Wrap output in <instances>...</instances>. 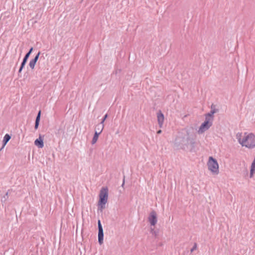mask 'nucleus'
Listing matches in <instances>:
<instances>
[{
	"label": "nucleus",
	"mask_w": 255,
	"mask_h": 255,
	"mask_svg": "<svg viewBox=\"0 0 255 255\" xmlns=\"http://www.w3.org/2000/svg\"><path fill=\"white\" fill-rule=\"evenodd\" d=\"M34 144L39 148H42L44 146L43 138L41 137V135L39 136L38 138L35 140Z\"/></svg>",
	"instance_id": "1a4fd4ad"
},
{
	"label": "nucleus",
	"mask_w": 255,
	"mask_h": 255,
	"mask_svg": "<svg viewBox=\"0 0 255 255\" xmlns=\"http://www.w3.org/2000/svg\"><path fill=\"white\" fill-rule=\"evenodd\" d=\"M40 54V52H39L37 53V54L35 56L34 58L30 60L29 63V66L32 69H33L34 68L35 65L38 59Z\"/></svg>",
	"instance_id": "6e6552de"
},
{
	"label": "nucleus",
	"mask_w": 255,
	"mask_h": 255,
	"mask_svg": "<svg viewBox=\"0 0 255 255\" xmlns=\"http://www.w3.org/2000/svg\"><path fill=\"white\" fill-rule=\"evenodd\" d=\"M255 174V165L252 164L251 167L250 177L252 178Z\"/></svg>",
	"instance_id": "ddd939ff"
},
{
	"label": "nucleus",
	"mask_w": 255,
	"mask_h": 255,
	"mask_svg": "<svg viewBox=\"0 0 255 255\" xmlns=\"http://www.w3.org/2000/svg\"><path fill=\"white\" fill-rule=\"evenodd\" d=\"M33 51V48L31 47L29 51L26 54V55H25L23 59H25V60H27L28 59L30 55L31 54V52H32Z\"/></svg>",
	"instance_id": "2eb2a0df"
},
{
	"label": "nucleus",
	"mask_w": 255,
	"mask_h": 255,
	"mask_svg": "<svg viewBox=\"0 0 255 255\" xmlns=\"http://www.w3.org/2000/svg\"><path fill=\"white\" fill-rule=\"evenodd\" d=\"M10 136L8 134H6L4 137H3V146H2V148L4 147V146L5 145V144L7 143V142L10 140Z\"/></svg>",
	"instance_id": "9b49d317"
},
{
	"label": "nucleus",
	"mask_w": 255,
	"mask_h": 255,
	"mask_svg": "<svg viewBox=\"0 0 255 255\" xmlns=\"http://www.w3.org/2000/svg\"><path fill=\"white\" fill-rule=\"evenodd\" d=\"M40 115H41V111H39L38 114H37V116L36 117V120H35V122H39V121H40Z\"/></svg>",
	"instance_id": "dca6fc26"
},
{
	"label": "nucleus",
	"mask_w": 255,
	"mask_h": 255,
	"mask_svg": "<svg viewBox=\"0 0 255 255\" xmlns=\"http://www.w3.org/2000/svg\"><path fill=\"white\" fill-rule=\"evenodd\" d=\"M236 138L243 146L250 149L255 148V135L252 133H238Z\"/></svg>",
	"instance_id": "f257e3e1"
},
{
	"label": "nucleus",
	"mask_w": 255,
	"mask_h": 255,
	"mask_svg": "<svg viewBox=\"0 0 255 255\" xmlns=\"http://www.w3.org/2000/svg\"><path fill=\"white\" fill-rule=\"evenodd\" d=\"M108 198V189L107 187H102L99 194V200L98 202V209L102 211L105 208Z\"/></svg>",
	"instance_id": "7ed1b4c3"
},
{
	"label": "nucleus",
	"mask_w": 255,
	"mask_h": 255,
	"mask_svg": "<svg viewBox=\"0 0 255 255\" xmlns=\"http://www.w3.org/2000/svg\"><path fill=\"white\" fill-rule=\"evenodd\" d=\"M148 220L151 226L154 227L156 224L157 222V214L155 211H152L148 216ZM150 232L152 234H153L154 232V227L152 228L151 227L150 228Z\"/></svg>",
	"instance_id": "39448f33"
},
{
	"label": "nucleus",
	"mask_w": 255,
	"mask_h": 255,
	"mask_svg": "<svg viewBox=\"0 0 255 255\" xmlns=\"http://www.w3.org/2000/svg\"><path fill=\"white\" fill-rule=\"evenodd\" d=\"M214 111H212L211 113H208L206 115L205 121L200 126L198 133L199 134H202L205 131L207 130L212 125L213 122V114H214Z\"/></svg>",
	"instance_id": "f03ea898"
},
{
	"label": "nucleus",
	"mask_w": 255,
	"mask_h": 255,
	"mask_svg": "<svg viewBox=\"0 0 255 255\" xmlns=\"http://www.w3.org/2000/svg\"><path fill=\"white\" fill-rule=\"evenodd\" d=\"M161 132H162L161 130L159 129L157 131V133L159 134H160L161 133Z\"/></svg>",
	"instance_id": "aec40b11"
},
{
	"label": "nucleus",
	"mask_w": 255,
	"mask_h": 255,
	"mask_svg": "<svg viewBox=\"0 0 255 255\" xmlns=\"http://www.w3.org/2000/svg\"><path fill=\"white\" fill-rule=\"evenodd\" d=\"M98 241L100 245H102L103 243V239H104V233L103 230L102 228V226L100 220L98 221Z\"/></svg>",
	"instance_id": "423d86ee"
},
{
	"label": "nucleus",
	"mask_w": 255,
	"mask_h": 255,
	"mask_svg": "<svg viewBox=\"0 0 255 255\" xmlns=\"http://www.w3.org/2000/svg\"><path fill=\"white\" fill-rule=\"evenodd\" d=\"M104 125L99 124L96 126L95 131L97 130L98 133H99V134H100L102 132V131L104 129Z\"/></svg>",
	"instance_id": "9d476101"
},
{
	"label": "nucleus",
	"mask_w": 255,
	"mask_h": 255,
	"mask_svg": "<svg viewBox=\"0 0 255 255\" xmlns=\"http://www.w3.org/2000/svg\"><path fill=\"white\" fill-rule=\"evenodd\" d=\"M157 118L159 127L161 128L163 125L164 117L160 111L157 113Z\"/></svg>",
	"instance_id": "0eeeda50"
},
{
	"label": "nucleus",
	"mask_w": 255,
	"mask_h": 255,
	"mask_svg": "<svg viewBox=\"0 0 255 255\" xmlns=\"http://www.w3.org/2000/svg\"><path fill=\"white\" fill-rule=\"evenodd\" d=\"M108 117V115L107 114H106L105 115V116L104 117L103 119H102V121H101V123H100L102 125H104L103 123L104 122H105V121L106 120V119Z\"/></svg>",
	"instance_id": "f3484780"
},
{
	"label": "nucleus",
	"mask_w": 255,
	"mask_h": 255,
	"mask_svg": "<svg viewBox=\"0 0 255 255\" xmlns=\"http://www.w3.org/2000/svg\"><path fill=\"white\" fill-rule=\"evenodd\" d=\"M27 60H25L24 59H23V61L21 64V65H20V68L18 70V72L19 73H20L22 70V69L24 68V67L25 66V65L26 64V63L27 62Z\"/></svg>",
	"instance_id": "4468645a"
},
{
	"label": "nucleus",
	"mask_w": 255,
	"mask_h": 255,
	"mask_svg": "<svg viewBox=\"0 0 255 255\" xmlns=\"http://www.w3.org/2000/svg\"><path fill=\"white\" fill-rule=\"evenodd\" d=\"M39 122H35V126H34V128L35 129H37L38 128V126H39Z\"/></svg>",
	"instance_id": "a211bd4d"
},
{
	"label": "nucleus",
	"mask_w": 255,
	"mask_h": 255,
	"mask_svg": "<svg viewBox=\"0 0 255 255\" xmlns=\"http://www.w3.org/2000/svg\"><path fill=\"white\" fill-rule=\"evenodd\" d=\"M99 133H98L97 130L95 131L94 137L92 140V144H95L97 141L99 137Z\"/></svg>",
	"instance_id": "f8f14e48"
},
{
	"label": "nucleus",
	"mask_w": 255,
	"mask_h": 255,
	"mask_svg": "<svg viewBox=\"0 0 255 255\" xmlns=\"http://www.w3.org/2000/svg\"><path fill=\"white\" fill-rule=\"evenodd\" d=\"M208 169L214 174L219 173V165L217 161L212 156H210L207 162Z\"/></svg>",
	"instance_id": "20e7f679"
},
{
	"label": "nucleus",
	"mask_w": 255,
	"mask_h": 255,
	"mask_svg": "<svg viewBox=\"0 0 255 255\" xmlns=\"http://www.w3.org/2000/svg\"><path fill=\"white\" fill-rule=\"evenodd\" d=\"M197 248V245L195 244L192 249L191 250V252H193L194 250H195Z\"/></svg>",
	"instance_id": "6ab92c4d"
}]
</instances>
